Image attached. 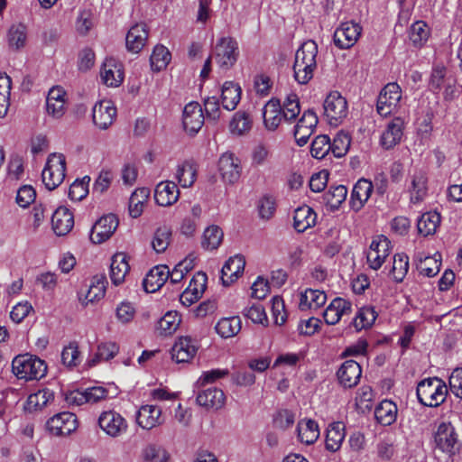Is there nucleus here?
I'll return each instance as SVG.
<instances>
[{
  "instance_id": "14",
  "label": "nucleus",
  "mask_w": 462,
  "mask_h": 462,
  "mask_svg": "<svg viewBox=\"0 0 462 462\" xmlns=\"http://www.w3.org/2000/svg\"><path fill=\"white\" fill-rule=\"evenodd\" d=\"M182 124L185 131L190 134H195L201 129L204 125V115L198 102H190L185 106Z\"/></svg>"
},
{
  "instance_id": "53",
  "label": "nucleus",
  "mask_w": 462,
  "mask_h": 462,
  "mask_svg": "<svg viewBox=\"0 0 462 462\" xmlns=\"http://www.w3.org/2000/svg\"><path fill=\"white\" fill-rule=\"evenodd\" d=\"M171 237V230L168 226L158 227L153 235L152 246L153 250L160 254L163 253L169 246Z\"/></svg>"
},
{
  "instance_id": "13",
  "label": "nucleus",
  "mask_w": 462,
  "mask_h": 462,
  "mask_svg": "<svg viewBox=\"0 0 462 462\" xmlns=\"http://www.w3.org/2000/svg\"><path fill=\"white\" fill-rule=\"evenodd\" d=\"M218 171L225 182L234 184L241 176V162L233 153L226 152L218 160Z\"/></svg>"
},
{
  "instance_id": "52",
  "label": "nucleus",
  "mask_w": 462,
  "mask_h": 462,
  "mask_svg": "<svg viewBox=\"0 0 462 462\" xmlns=\"http://www.w3.org/2000/svg\"><path fill=\"white\" fill-rule=\"evenodd\" d=\"M171 58V55L166 47L162 45L155 46L150 58L152 69L156 71L165 69Z\"/></svg>"
},
{
  "instance_id": "43",
  "label": "nucleus",
  "mask_w": 462,
  "mask_h": 462,
  "mask_svg": "<svg viewBox=\"0 0 462 462\" xmlns=\"http://www.w3.org/2000/svg\"><path fill=\"white\" fill-rule=\"evenodd\" d=\"M215 329L224 338L232 337L241 330V320L237 316L223 318L217 323Z\"/></svg>"
},
{
  "instance_id": "31",
  "label": "nucleus",
  "mask_w": 462,
  "mask_h": 462,
  "mask_svg": "<svg viewBox=\"0 0 462 462\" xmlns=\"http://www.w3.org/2000/svg\"><path fill=\"white\" fill-rule=\"evenodd\" d=\"M130 266L127 256L124 253H117L112 257L110 265V278L115 285L121 284L129 272Z\"/></svg>"
},
{
  "instance_id": "2",
  "label": "nucleus",
  "mask_w": 462,
  "mask_h": 462,
  "mask_svg": "<svg viewBox=\"0 0 462 462\" xmlns=\"http://www.w3.org/2000/svg\"><path fill=\"white\" fill-rule=\"evenodd\" d=\"M12 371L18 379L39 380L47 373L43 360L30 354L19 355L12 362Z\"/></svg>"
},
{
  "instance_id": "39",
  "label": "nucleus",
  "mask_w": 462,
  "mask_h": 462,
  "mask_svg": "<svg viewBox=\"0 0 462 462\" xmlns=\"http://www.w3.org/2000/svg\"><path fill=\"white\" fill-rule=\"evenodd\" d=\"M149 196L150 189L147 188H138L132 193L129 199V214L132 217L136 218L142 215Z\"/></svg>"
},
{
  "instance_id": "38",
  "label": "nucleus",
  "mask_w": 462,
  "mask_h": 462,
  "mask_svg": "<svg viewBox=\"0 0 462 462\" xmlns=\"http://www.w3.org/2000/svg\"><path fill=\"white\" fill-rule=\"evenodd\" d=\"M374 416L384 426L393 424L397 417V406L392 401H383L375 409Z\"/></svg>"
},
{
  "instance_id": "7",
  "label": "nucleus",
  "mask_w": 462,
  "mask_h": 462,
  "mask_svg": "<svg viewBox=\"0 0 462 462\" xmlns=\"http://www.w3.org/2000/svg\"><path fill=\"white\" fill-rule=\"evenodd\" d=\"M434 442L436 448L449 456L455 455L459 450L457 434L450 422H442L439 425Z\"/></svg>"
},
{
  "instance_id": "41",
  "label": "nucleus",
  "mask_w": 462,
  "mask_h": 462,
  "mask_svg": "<svg viewBox=\"0 0 462 462\" xmlns=\"http://www.w3.org/2000/svg\"><path fill=\"white\" fill-rule=\"evenodd\" d=\"M297 430L300 440L308 445L314 443L319 436V426L313 420L300 421Z\"/></svg>"
},
{
  "instance_id": "32",
  "label": "nucleus",
  "mask_w": 462,
  "mask_h": 462,
  "mask_svg": "<svg viewBox=\"0 0 462 462\" xmlns=\"http://www.w3.org/2000/svg\"><path fill=\"white\" fill-rule=\"evenodd\" d=\"M106 277L95 276L88 286V289L85 294L82 292L79 293V300L83 305H88L89 302H94L104 297L106 292Z\"/></svg>"
},
{
  "instance_id": "40",
  "label": "nucleus",
  "mask_w": 462,
  "mask_h": 462,
  "mask_svg": "<svg viewBox=\"0 0 462 462\" xmlns=\"http://www.w3.org/2000/svg\"><path fill=\"white\" fill-rule=\"evenodd\" d=\"M327 295L324 291L319 290H306L301 294L300 308L304 310L307 309L317 310L326 302Z\"/></svg>"
},
{
  "instance_id": "26",
  "label": "nucleus",
  "mask_w": 462,
  "mask_h": 462,
  "mask_svg": "<svg viewBox=\"0 0 462 462\" xmlns=\"http://www.w3.org/2000/svg\"><path fill=\"white\" fill-rule=\"evenodd\" d=\"M373 191V184L371 181L362 179L359 180L354 186L350 205L351 208L356 212L359 211L368 200Z\"/></svg>"
},
{
  "instance_id": "25",
  "label": "nucleus",
  "mask_w": 462,
  "mask_h": 462,
  "mask_svg": "<svg viewBox=\"0 0 462 462\" xmlns=\"http://www.w3.org/2000/svg\"><path fill=\"white\" fill-rule=\"evenodd\" d=\"M137 423L145 430H151L162 422V410L155 405H143L137 413Z\"/></svg>"
},
{
  "instance_id": "11",
  "label": "nucleus",
  "mask_w": 462,
  "mask_h": 462,
  "mask_svg": "<svg viewBox=\"0 0 462 462\" xmlns=\"http://www.w3.org/2000/svg\"><path fill=\"white\" fill-rule=\"evenodd\" d=\"M117 226L118 219L116 215L108 214L100 217L92 226L90 240L94 244H101L110 238Z\"/></svg>"
},
{
  "instance_id": "62",
  "label": "nucleus",
  "mask_w": 462,
  "mask_h": 462,
  "mask_svg": "<svg viewBox=\"0 0 462 462\" xmlns=\"http://www.w3.org/2000/svg\"><path fill=\"white\" fill-rule=\"evenodd\" d=\"M79 351L77 342H70L61 353L62 363L67 366H76L79 360Z\"/></svg>"
},
{
  "instance_id": "44",
  "label": "nucleus",
  "mask_w": 462,
  "mask_h": 462,
  "mask_svg": "<svg viewBox=\"0 0 462 462\" xmlns=\"http://www.w3.org/2000/svg\"><path fill=\"white\" fill-rule=\"evenodd\" d=\"M141 457L144 462H167L170 454L162 446L150 443L142 449Z\"/></svg>"
},
{
  "instance_id": "34",
  "label": "nucleus",
  "mask_w": 462,
  "mask_h": 462,
  "mask_svg": "<svg viewBox=\"0 0 462 462\" xmlns=\"http://www.w3.org/2000/svg\"><path fill=\"white\" fill-rule=\"evenodd\" d=\"M221 98L225 109L228 111L236 109L241 98V88L232 81L225 82L222 87Z\"/></svg>"
},
{
  "instance_id": "23",
  "label": "nucleus",
  "mask_w": 462,
  "mask_h": 462,
  "mask_svg": "<svg viewBox=\"0 0 462 462\" xmlns=\"http://www.w3.org/2000/svg\"><path fill=\"white\" fill-rule=\"evenodd\" d=\"M51 224L57 236H65L74 226L73 214L67 208L60 207L52 215Z\"/></svg>"
},
{
  "instance_id": "59",
  "label": "nucleus",
  "mask_w": 462,
  "mask_h": 462,
  "mask_svg": "<svg viewBox=\"0 0 462 462\" xmlns=\"http://www.w3.org/2000/svg\"><path fill=\"white\" fill-rule=\"evenodd\" d=\"M351 138L348 134L339 132L331 143L330 151L334 156L340 158L343 157L350 147Z\"/></svg>"
},
{
  "instance_id": "35",
  "label": "nucleus",
  "mask_w": 462,
  "mask_h": 462,
  "mask_svg": "<svg viewBox=\"0 0 462 462\" xmlns=\"http://www.w3.org/2000/svg\"><path fill=\"white\" fill-rule=\"evenodd\" d=\"M54 400L53 391L44 388L29 395L24 409L29 412L42 410L49 402Z\"/></svg>"
},
{
  "instance_id": "51",
  "label": "nucleus",
  "mask_w": 462,
  "mask_h": 462,
  "mask_svg": "<svg viewBox=\"0 0 462 462\" xmlns=\"http://www.w3.org/2000/svg\"><path fill=\"white\" fill-rule=\"evenodd\" d=\"M377 313L373 307L367 306L361 308L353 320V325L356 330L370 328L375 321Z\"/></svg>"
},
{
  "instance_id": "22",
  "label": "nucleus",
  "mask_w": 462,
  "mask_h": 462,
  "mask_svg": "<svg viewBox=\"0 0 462 462\" xmlns=\"http://www.w3.org/2000/svg\"><path fill=\"white\" fill-rule=\"evenodd\" d=\"M169 274L170 270L167 265H158L153 267L143 279V286L145 291H157L169 279Z\"/></svg>"
},
{
  "instance_id": "56",
  "label": "nucleus",
  "mask_w": 462,
  "mask_h": 462,
  "mask_svg": "<svg viewBox=\"0 0 462 462\" xmlns=\"http://www.w3.org/2000/svg\"><path fill=\"white\" fill-rule=\"evenodd\" d=\"M119 351L118 346L114 342L101 343L97 346V352L93 359L89 361V365L93 366L100 360L107 361L112 359Z\"/></svg>"
},
{
  "instance_id": "60",
  "label": "nucleus",
  "mask_w": 462,
  "mask_h": 462,
  "mask_svg": "<svg viewBox=\"0 0 462 462\" xmlns=\"http://www.w3.org/2000/svg\"><path fill=\"white\" fill-rule=\"evenodd\" d=\"M410 40L416 47H420L429 37L427 24L421 21L414 23L410 29Z\"/></svg>"
},
{
  "instance_id": "55",
  "label": "nucleus",
  "mask_w": 462,
  "mask_h": 462,
  "mask_svg": "<svg viewBox=\"0 0 462 462\" xmlns=\"http://www.w3.org/2000/svg\"><path fill=\"white\" fill-rule=\"evenodd\" d=\"M252 120L249 115L243 111H237L230 122V130L233 134L241 135L251 129Z\"/></svg>"
},
{
  "instance_id": "15",
  "label": "nucleus",
  "mask_w": 462,
  "mask_h": 462,
  "mask_svg": "<svg viewBox=\"0 0 462 462\" xmlns=\"http://www.w3.org/2000/svg\"><path fill=\"white\" fill-rule=\"evenodd\" d=\"M99 427L109 436L117 437L126 430L125 420L114 411H104L98 418Z\"/></svg>"
},
{
  "instance_id": "58",
  "label": "nucleus",
  "mask_w": 462,
  "mask_h": 462,
  "mask_svg": "<svg viewBox=\"0 0 462 462\" xmlns=\"http://www.w3.org/2000/svg\"><path fill=\"white\" fill-rule=\"evenodd\" d=\"M26 42V29L22 23L11 26L8 32V42L11 48L16 50L24 46Z\"/></svg>"
},
{
  "instance_id": "37",
  "label": "nucleus",
  "mask_w": 462,
  "mask_h": 462,
  "mask_svg": "<svg viewBox=\"0 0 462 462\" xmlns=\"http://www.w3.org/2000/svg\"><path fill=\"white\" fill-rule=\"evenodd\" d=\"M175 178L182 188L191 187L197 178V167L195 163L190 161H185L179 164Z\"/></svg>"
},
{
  "instance_id": "50",
  "label": "nucleus",
  "mask_w": 462,
  "mask_h": 462,
  "mask_svg": "<svg viewBox=\"0 0 462 462\" xmlns=\"http://www.w3.org/2000/svg\"><path fill=\"white\" fill-rule=\"evenodd\" d=\"M12 80L6 74H0V118L6 116L10 106Z\"/></svg>"
},
{
  "instance_id": "49",
  "label": "nucleus",
  "mask_w": 462,
  "mask_h": 462,
  "mask_svg": "<svg viewBox=\"0 0 462 462\" xmlns=\"http://www.w3.org/2000/svg\"><path fill=\"white\" fill-rule=\"evenodd\" d=\"M181 322L180 316L177 311H168L158 321V330L161 335L168 336L174 333Z\"/></svg>"
},
{
  "instance_id": "10",
  "label": "nucleus",
  "mask_w": 462,
  "mask_h": 462,
  "mask_svg": "<svg viewBox=\"0 0 462 462\" xmlns=\"http://www.w3.org/2000/svg\"><path fill=\"white\" fill-rule=\"evenodd\" d=\"M362 32V27L354 22H345L335 31L333 41L339 49H349L356 44Z\"/></svg>"
},
{
  "instance_id": "45",
  "label": "nucleus",
  "mask_w": 462,
  "mask_h": 462,
  "mask_svg": "<svg viewBox=\"0 0 462 462\" xmlns=\"http://www.w3.org/2000/svg\"><path fill=\"white\" fill-rule=\"evenodd\" d=\"M427 177L424 172L417 171L412 176L411 188L410 189L411 201L418 203L421 201L427 193Z\"/></svg>"
},
{
  "instance_id": "36",
  "label": "nucleus",
  "mask_w": 462,
  "mask_h": 462,
  "mask_svg": "<svg viewBox=\"0 0 462 462\" xmlns=\"http://www.w3.org/2000/svg\"><path fill=\"white\" fill-rule=\"evenodd\" d=\"M345 439V425L337 421L329 425L326 436L327 449L335 452L338 450Z\"/></svg>"
},
{
  "instance_id": "21",
  "label": "nucleus",
  "mask_w": 462,
  "mask_h": 462,
  "mask_svg": "<svg viewBox=\"0 0 462 462\" xmlns=\"http://www.w3.org/2000/svg\"><path fill=\"white\" fill-rule=\"evenodd\" d=\"M362 374L361 366L354 360H347L342 364L337 371V378L344 387L351 388L357 384Z\"/></svg>"
},
{
  "instance_id": "20",
  "label": "nucleus",
  "mask_w": 462,
  "mask_h": 462,
  "mask_svg": "<svg viewBox=\"0 0 462 462\" xmlns=\"http://www.w3.org/2000/svg\"><path fill=\"white\" fill-rule=\"evenodd\" d=\"M351 312L352 304L350 301L342 298H336L327 307L323 317L327 324L335 325L343 316L349 315Z\"/></svg>"
},
{
  "instance_id": "19",
  "label": "nucleus",
  "mask_w": 462,
  "mask_h": 462,
  "mask_svg": "<svg viewBox=\"0 0 462 462\" xmlns=\"http://www.w3.org/2000/svg\"><path fill=\"white\" fill-rule=\"evenodd\" d=\"M180 197V190L175 182L165 180L157 184L154 190V199L159 206L173 205Z\"/></svg>"
},
{
  "instance_id": "61",
  "label": "nucleus",
  "mask_w": 462,
  "mask_h": 462,
  "mask_svg": "<svg viewBox=\"0 0 462 462\" xmlns=\"http://www.w3.org/2000/svg\"><path fill=\"white\" fill-rule=\"evenodd\" d=\"M89 181V177H84L81 180H75L69 189L70 199L79 201L84 199L88 193V185Z\"/></svg>"
},
{
  "instance_id": "9",
  "label": "nucleus",
  "mask_w": 462,
  "mask_h": 462,
  "mask_svg": "<svg viewBox=\"0 0 462 462\" xmlns=\"http://www.w3.org/2000/svg\"><path fill=\"white\" fill-rule=\"evenodd\" d=\"M48 431L54 436H68L78 428L77 417L72 412H60L46 423Z\"/></svg>"
},
{
  "instance_id": "18",
  "label": "nucleus",
  "mask_w": 462,
  "mask_h": 462,
  "mask_svg": "<svg viewBox=\"0 0 462 462\" xmlns=\"http://www.w3.org/2000/svg\"><path fill=\"white\" fill-rule=\"evenodd\" d=\"M245 259L241 254L230 257L221 269V281L224 286H229L244 273Z\"/></svg>"
},
{
  "instance_id": "17",
  "label": "nucleus",
  "mask_w": 462,
  "mask_h": 462,
  "mask_svg": "<svg viewBox=\"0 0 462 462\" xmlns=\"http://www.w3.org/2000/svg\"><path fill=\"white\" fill-rule=\"evenodd\" d=\"M198 346L190 337H180L171 348V357L177 363L189 362L196 355Z\"/></svg>"
},
{
  "instance_id": "27",
  "label": "nucleus",
  "mask_w": 462,
  "mask_h": 462,
  "mask_svg": "<svg viewBox=\"0 0 462 462\" xmlns=\"http://www.w3.org/2000/svg\"><path fill=\"white\" fill-rule=\"evenodd\" d=\"M148 31L143 23H137L130 28L126 35V48L129 51L138 53L145 45Z\"/></svg>"
},
{
  "instance_id": "5",
  "label": "nucleus",
  "mask_w": 462,
  "mask_h": 462,
  "mask_svg": "<svg viewBox=\"0 0 462 462\" xmlns=\"http://www.w3.org/2000/svg\"><path fill=\"white\" fill-rule=\"evenodd\" d=\"M324 114L330 125L337 126L346 117L347 102L337 91L330 92L323 104Z\"/></svg>"
},
{
  "instance_id": "64",
  "label": "nucleus",
  "mask_w": 462,
  "mask_h": 462,
  "mask_svg": "<svg viewBox=\"0 0 462 462\" xmlns=\"http://www.w3.org/2000/svg\"><path fill=\"white\" fill-rule=\"evenodd\" d=\"M36 198V192L32 186L24 185L17 191L16 202L21 208H27Z\"/></svg>"
},
{
  "instance_id": "48",
  "label": "nucleus",
  "mask_w": 462,
  "mask_h": 462,
  "mask_svg": "<svg viewBox=\"0 0 462 462\" xmlns=\"http://www.w3.org/2000/svg\"><path fill=\"white\" fill-rule=\"evenodd\" d=\"M347 189L344 185L331 187L323 196L325 204L336 210L346 200Z\"/></svg>"
},
{
  "instance_id": "8",
  "label": "nucleus",
  "mask_w": 462,
  "mask_h": 462,
  "mask_svg": "<svg viewBox=\"0 0 462 462\" xmlns=\"http://www.w3.org/2000/svg\"><path fill=\"white\" fill-rule=\"evenodd\" d=\"M401 88L397 83H388L379 93L376 109L380 116H387L397 106L401 100Z\"/></svg>"
},
{
  "instance_id": "63",
  "label": "nucleus",
  "mask_w": 462,
  "mask_h": 462,
  "mask_svg": "<svg viewBox=\"0 0 462 462\" xmlns=\"http://www.w3.org/2000/svg\"><path fill=\"white\" fill-rule=\"evenodd\" d=\"M260 217L269 220L275 212V200L272 196L265 195L258 202Z\"/></svg>"
},
{
  "instance_id": "33",
  "label": "nucleus",
  "mask_w": 462,
  "mask_h": 462,
  "mask_svg": "<svg viewBox=\"0 0 462 462\" xmlns=\"http://www.w3.org/2000/svg\"><path fill=\"white\" fill-rule=\"evenodd\" d=\"M317 215L309 206L299 207L294 211L293 226L299 233H302L316 223Z\"/></svg>"
},
{
  "instance_id": "57",
  "label": "nucleus",
  "mask_w": 462,
  "mask_h": 462,
  "mask_svg": "<svg viewBox=\"0 0 462 462\" xmlns=\"http://www.w3.org/2000/svg\"><path fill=\"white\" fill-rule=\"evenodd\" d=\"M331 142L328 135H318L311 143V155L317 159H323L330 151Z\"/></svg>"
},
{
  "instance_id": "47",
  "label": "nucleus",
  "mask_w": 462,
  "mask_h": 462,
  "mask_svg": "<svg viewBox=\"0 0 462 462\" xmlns=\"http://www.w3.org/2000/svg\"><path fill=\"white\" fill-rule=\"evenodd\" d=\"M223 236L222 229L218 226L212 225L205 229L201 245L206 250H215L220 245Z\"/></svg>"
},
{
  "instance_id": "6",
  "label": "nucleus",
  "mask_w": 462,
  "mask_h": 462,
  "mask_svg": "<svg viewBox=\"0 0 462 462\" xmlns=\"http://www.w3.org/2000/svg\"><path fill=\"white\" fill-rule=\"evenodd\" d=\"M238 44L230 38L224 37L216 44L214 57L217 65L225 70L232 68L238 58Z\"/></svg>"
},
{
  "instance_id": "30",
  "label": "nucleus",
  "mask_w": 462,
  "mask_h": 462,
  "mask_svg": "<svg viewBox=\"0 0 462 462\" xmlns=\"http://www.w3.org/2000/svg\"><path fill=\"white\" fill-rule=\"evenodd\" d=\"M100 77L104 84L108 87H117L123 81V72L120 65L114 60H106L101 70Z\"/></svg>"
},
{
  "instance_id": "24",
  "label": "nucleus",
  "mask_w": 462,
  "mask_h": 462,
  "mask_svg": "<svg viewBox=\"0 0 462 462\" xmlns=\"http://www.w3.org/2000/svg\"><path fill=\"white\" fill-rule=\"evenodd\" d=\"M196 400L199 406L218 410L224 406L226 397L222 390L210 387L199 392Z\"/></svg>"
},
{
  "instance_id": "42",
  "label": "nucleus",
  "mask_w": 462,
  "mask_h": 462,
  "mask_svg": "<svg viewBox=\"0 0 462 462\" xmlns=\"http://www.w3.org/2000/svg\"><path fill=\"white\" fill-rule=\"evenodd\" d=\"M440 223V215L436 211L426 212L418 220L417 228L420 234L424 236L436 232Z\"/></svg>"
},
{
  "instance_id": "12",
  "label": "nucleus",
  "mask_w": 462,
  "mask_h": 462,
  "mask_svg": "<svg viewBox=\"0 0 462 462\" xmlns=\"http://www.w3.org/2000/svg\"><path fill=\"white\" fill-rule=\"evenodd\" d=\"M318 124V116L309 109L303 113L294 126V138L299 146H304L313 134Z\"/></svg>"
},
{
  "instance_id": "16",
  "label": "nucleus",
  "mask_w": 462,
  "mask_h": 462,
  "mask_svg": "<svg viewBox=\"0 0 462 462\" xmlns=\"http://www.w3.org/2000/svg\"><path fill=\"white\" fill-rule=\"evenodd\" d=\"M116 116V109L110 100H102L93 107V123L99 129H107L113 124Z\"/></svg>"
},
{
  "instance_id": "4",
  "label": "nucleus",
  "mask_w": 462,
  "mask_h": 462,
  "mask_svg": "<svg viewBox=\"0 0 462 462\" xmlns=\"http://www.w3.org/2000/svg\"><path fill=\"white\" fill-rule=\"evenodd\" d=\"M66 171V160L61 153H52L48 157L46 165L42 173V182L49 190L59 187Z\"/></svg>"
},
{
  "instance_id": "1",
  "label": "nucleus",
  "mask_w": 462,
  "mask_h": 462,
  "mask_svg": "<svg viewBox=\"0 0 462 462\" xmlns=\"http://www.w3.org/2000/svg\"><path fill=\"white\" fill-rule=\"evenodd\" d=\"M318 45L312 41L304 42L297 50L293 64V76L300 84H307L317 69Z\"/></svg>"
},
{
  "instance_id": "46",
  "label": "nucleus",
  "mask_w": 462,
  "mask_h": 462,
  "mask_svg": "<svg viewBox=\"0 0 462 462\" xmlns=\"http://www.w3.org/2000/svg\"><path fill=\"white\" fill-rule=\"evenodd\" d=\"M300 113V106L298 96L293 93L288 95L282 106L283 121L291 124L296 120Z\"/></svg>"
},
{
  "instance_id": "28",
  "label": "nucleus",
  "mask_w": 462,
  "mask_h": 462,
  "mask_svg": "<svg viewBox=\"0 0 462 462\" xmlns=\"http://www.w3.org/2000/svg\"><path fill=\"white\" fill-rule=\"evenodd\" d=\"M263 116L265 127L270 131L276 130L283 120L280 100L275 98L269 100L263 106Z\"/></svg>"
},
{
  "instance_id": "29",
  "label": "nucleus",
  "mask_w": 462,
  "mask_h": 462,
  "mask_svg": "<svg viewBox=\"0 0 462 462\" xmlns=\"http://www.w3.org/2000/svg\"><path fill=\"white\" fill-rule=\"evenodd\" d=\"M403 121L400 117L393 119L381 136V144L384 149H391L400 143L402 136Z\"/></svg>"
},
{
  "instance_id": "3",
  "label": "nucleus",
  "mask_w": 462,
  "mask_h": 462,
  "mask_svg": "<svg viewBox=\"0 0 462 462\" xmlns=\"http://www.w3.org/2000/svg\"><path fill=\"white\" fill-rule=\"evenodd\" d=\"M447 394L446 383L438 377L424 379L417 386L418 400L424 406H439L445 402Z\"/></svg>"
},
{
  "instance_id": "54",
  "label": "nucleus",
  "mask_w": 462,
  "mask_h": 462,
  "mask_svg": "<svg viewBox=\"0 0 462 462\" xmlns=\"http://www.w3.org/2000/svg\"><path fill=\"white\" fill-rule=\"evenodd\" d=\"M409 270V257L405 254H396L393 256V263L391 273L395 282H401L405 278Z\"/></svg>"
}]
</instances>
